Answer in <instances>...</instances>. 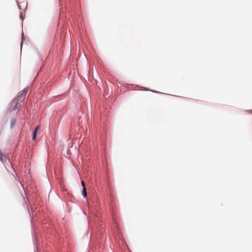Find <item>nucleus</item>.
Returning <instances> with one entry per match:
<instances>
[{
  "mask_svg": "<svg viewBox=\"0 0 252 252\" xmlns=\"http://www.w3.org/2000/svg\"><path fill=\"white\" fill-rule=\"evenodd\" d=\"M81 185H82V187H83V189H84V187H85V183L84 181H81Z\"/></svg>",
  "mask_w": 252,
  "mask_h": 252,
  "instance_id": "20e7f679",
  "label": "nucleus"
},
{
  "mask_svg": "<svg viewBox=\"0 0 252 252\" xmlns=\"http://www.w3.org/2000/svg\"><path fill=\"white\" fill-rule=\"evenodd\" d=\"M28 91V88H26L23 91L19 93L18 96L17 97V109L19 108V107H22L24 104L23 101L25 99Z\"/></svg>",
  "mask_w": 252,
  "mask_h": 252,
  "instance_id": "f257e3e1",
  "label": "nucleus"
},
{
  "mask_svg": "<svg viewBox=\"0 0 252 252\" xmlns=\"http://www.w3.org/2000/svg\"><path fill=\"white\" fill-rule=\"evenodd\" d=\"M39 129H40V126H37L35 128L34 130V131L33 132L32 136V139L33 140L36 139L37 133L39 131Z\"/></svg>",
  "mask_w": 252,
  "mask_h": 252,
  "instance_id": "f03ea898",
  "label": "nucleus"
},
{
  "mask_svg": "<svg viewBox=\"0 0 252 252\" xmlns=\"http://www.w3.org/2000/svg\"><path fill=\"white\" fill-rule=\"evenodd\" d=\"M14 126V124L13 123H12V126Z\"/></svg>",
  "mask_w": 252,
  "mask_h": 252,
  "instance_id": "39448f33",
  "label": "nucleus"
},
{
  "mask_svg": "<svg viewBox=\"0 0 252 252\" xmlns=\"http://www.w3.org/2000/svg\"><path fill=\"white\" fill-rule=\"evenodd\" d=\"M82 195L84 196V197H86L87 195L86 187H84V189H83Z\"/></svg>",
  "mask_w": 252,
  "mask_h": 252,
  "instance_id": "7ed1b4c3",
  "label": "nucleus"
}]
</instances>
